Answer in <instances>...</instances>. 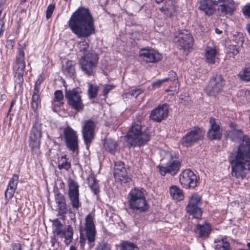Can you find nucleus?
<instances>
[{
	"label": "nucleus",
	"instance_id": "680f3d73",
	"mask_svg": "<svg viewBox=\"0 0 250 250\" xmlns=\"http://www.w3.org/2000/svg\"><path fill=\"white\" fill-rule=\"evenodd\" d=\"M245 92V94H247V93L248 94H250V91L248 90H242V92Z\"/></svg>",
	"mask_w": 250,
	"mask_h": 250
},
{
	"label": "nucleus",
	"instance_id": "473e14b6",
	"mask_svg": "<svg viewBox=\"0 0 250 250\" xmlns=\"http://www.w3.org/2000/svg\"><path fill=\"white\" fill-rule=\"evenodd\" d=\"M168 77L165 78V79H167V81L169 80L170 81H172V84L170 85V88H171V91H175L179 89V83L178 82L177 76L176 73L171 70L169 72Z\"/></svg>",
	"mask_w": 250,
	"mask_h": 250
},
{
	"label": "nucleus",
	"instance_id": "5701e85b",
	"mask_svg": "<svg viewBox=\"0 0 250 250\" xmlns=\"http://www.w3.org/2000/svg\"><path fill=\"white\" fill-rule=\"evenodd\" d=\"M209 128L207 132V136L210 140H220L222 137V129L219 122L215 119H209Z\"/></svg>",
	"mask_w": 250,
	"mask_h": 250
},
{
	"label": "nucleus",
	"instance_id": "ea45409f",
	"mask_svg": "<svg viewBox=\"0 0 250 250\" xmlns=\"http://www.w3.org/2000/svg\"><path fill=\"white\" fill-rule=\"evenodd\" d=\"M15 87L21 88L23 83L24 72H14Z\"/></svg>",
	"mask_w": 250,
	"mask_h": 250
},
{
	"label": "nucleus",
	"instance_id": "6e6552de",
	"mask_svg": "<svg viewBox=\"0 0 250 250\" xmlns=\"http://www.w3.org/2000/svg\"><path fill=\"white\" fill-rule=\"evenodd\" d=\"M54 233L58 236L65 238L64 242L66 244H69L72 240L73 231L70 225L63 228L62 224L58 219L52 221Z\"/></svg>",
	"mask_w": 250,
	"mask_h": 250
},
{
	"label": "nucleus",
	"instance_id": "4468645a",
	"mask_svg": "<svg viewBox=\"0 0 250 250\" xmlns=\"http://www.w3.org/2000/svg\"><path fill=\"white\" fill-rule=\"evenodd\" d=\"M25 48V43L19 44L17 53L13 63L14 72H24L26 65L24 53Z\"/></svg>",
	"mask_w": 250,
	"mask_h": 250
},
{
	"label": "nucleus",
	"instance_id": "5fc2aeb1",
	"mask_svg": "<svg viewBox=\"0 0 250 250\" xmlns=\"http://www.w3.org/2000/svg\"><path fill=\"white\" fill-rule=\"evenodd\" d=\"M4 26V22L2 19H0V35L3 32V27Z\"/></svg>",
	"mask_w": 250,
	"mask_h": 250
},
{
	"label": "nucleus",
	"instance_id": "393cba45",
	"mask_svg": "<svg viewBox=\"0 0 250 250\" xmlns=\"http://www.w3.org/2000/svg\"><path fill=\"white\" fill-rule=\"evenodd\" d=\"M199 9L207 16L212 15L216 10V1L212 0H200L199 1Z\"/></svg>",
	"mask_w": 250,
	"mask_h": 250
},
{
	"label": "nucleus",
	"instance_id": "3c124183",
	"mask_svg": "<svg viewBox=\"0 0 250 250\" xmlns=\"http://www.w3.org/2000/svg\"><path fill=\"white\" fill-rule=\"evenodd\" d=\"M166 81L167 79L158 80L152 83V86L153 88H158L164 82Z\"/></svg>",
	"mask_w": 250,
	"mask_h": 250
},
{
	"label": "nucleus",
	"instance_id": "bb28decb",
	"mask_svg": "<svg viewBox=\"0 0 250 250\" xmlns=\"http://www.w3.org/2000/svg\"><path fill=\"white\" fill-rule=\"evenodd\" d=\"M18 182L19 176L17 174H13L9 182L7 188L5 192V198L7 201H8L13 197Z\"/></svg>",
	"mask_w": 250,
	"mask_h": 250
},
{
	"label": "nucleus",
	"instance_id": "a19ab883",
	"mask_svg": "<svg viewBox=\"0 0 250 250\" xmlns=\"http://www.w3.org/2000/svg\"><path fill=\"white\" fill-rule=\"evenodd\" d=\"M88 95L90 99H94L97 96L99 87L97 85L88 83Z\"/></svg>",
	"mask_w": 250,
	"mask_h": 250
},
{
	"label": "nucleus",
	"instance_id": "09e8293b",
	"mask_svg": "<svg viewBox=\"0 0 250 250\" xmlns=\"http://www.w3.org/2000/svg\"><path fill=\"white\" fill-rule=\"evenodd\" d=\"M239 53L238 49L236 46L232 45L230 46L229 54L230 57L234 58V57Z\"/></svg>",
	"mask_w": 250,
	"mask_h": 250
},
{
	"label": "nucleus",
	"instance_id": "6e6d98bb",
	"mask_svg": "<svg viewBox=\"0 0 250 250\" xmlns=\"http://www.w3.org/2000/svg\"><path fill=\"white\" fill-rule=\"evenodd\" d=\"M82 231H83V230L82 229H80V233H81V237H80V242L81 243V247H82L84 245V241H85L84 239L82 238V234H83Z\"/></svg>",
	"mask_w": 250,
	"mask_h": 250
},
{
	"label": "nucleus",
	"instance_id": "423d86ee",
	"mask_svg": "<svg viewBox=\"0 0 250 250\" xmlns=\"http://www.w3.org/2000/svg\"><path fill=\"white\" fill-rule=\"evenodd\" d=\"M81 93V91L76 88L71 90L65 89V97L67 100V104L76 112L82 111L84 108V104Z\"/></svg>",
	"mask_w": 250,
	"mask_h": 250
},
{
	"label": "nucleus",
	"instance_id": "864d4df0",
	"mask_svg": "<svg viewBox=\"0 0 250 250\" xmlns=\"http://www.w3.org/2000/svg\"><path fill=\"white\" fill-rule=\"evenodd\" d=\"M11 249L10 250H21V245L20 243H13L11 245Z\"/></svg>",
	"mask_w": 250,
	"mask_h": 250
},
{
	"label": "nucleus",
	"instance_id": "c756f323",
	"mask_svg": "<svg viewBox=\"0 0 250 250\" xmlns=\"http://www.w3.org/2000/svg\"><path fill=\"white\" fill-rule=\"evenodd\" d=\"M87 181L89 188L92 192L96 195L100 192V187L98 181L96 179L94 174H90L87 178Z\"/></svg>",
	"mask_w": 250,
	"mask_h": 250
},
{
	"label": "nucleus",
	"instance_id": "e433bc0d",
	"mask_svg": "<svg viewBox=\"0 0 250 250\" xmlns=\"http://www.w3.org/2000/svg\"><path fill=\"white\" fill-rule=\"evenodd\" d=\"M117 146L116 142L111 139H105L104 144L105 150L112 154H114L116 151Z\"/></svg>",
	"mask_w": 250,
	"mask_h": 250
},
{
	"label": "nucleus",
	"instance_id": "8fccbe9b",
	"mask_svg": "<svg viewBox=\"0 0 250 250\" xmlns=\"http://www.w3.org/2000/svg\"><path fill=\"white\" fill-rule=\"evenodd\" d=\"M142 92H143V91L141 89H138L132 90L129 91V92H128L127 93V94L128 96H134L135 98H136L141 93H142Z\"/></svg>",
	"mask_w": 250,
	"mask_h": 250
},
{
	"label": "nucleus",
	"instance_id": "39448f33",
	"mask_svg": "<svg viewBox=\"0 0 250 250\" xmlns=\"http://www.w3.org/2000/svg\"><path fill=\"white\" fill-rule=\"evenodd\" d=\"M98 60L97 54L92 51L88 56H82L80 58L78 63L84 74L89 77L94 74Z\"/></svg>",
	"mask_w": 250,
	"mask_h": 250
},
{
	"label": "nucleus",
	"instance_id": "49530a36",
	"mask_svg": "<svg viewBox=\"0 0 250 250\" xmlns=\"http://www.w3.org/2000/svg\"><path fill=\"white\" fill-rule=\"evenodd\" d=\"M55 8V4H50L47 6L46 11V18L47 19H49L51 17Z\"/></svg>",
	"mask_w": 250,
	"mask_h": 250
},
{
	"label": "nucleus",
	"instance_id": "412c9836",
	"mask_svg": "<svg viewBox=\"0 0 250 250\" xmlns=\"http://www.w3.org/2000/svg\"><path fill=\"white\" fill-rule=\"evenodd\" d=\"M139 55L146 62L150 63H156L161 60L162 56L156 50L149 48H144L140 49Z\"/></svg>",
	"mask_w": 250,
	"mask_h": 250
},
{
	"label": "nucleus",
	"instance_id": "f704fd0d",
	"mask_svg": "<svg viewBox=\"0 0 250 250\" xmlns=\"http://www.w3.org/2000/svg\"><path fill=\"white\" fill-rule=\"evenodd\" d=\"M59 162V164H58V168L60 170L64 169L66 171H68L71 168V162L67 157L66 155L62 156Z\"/></svg>",
	"mask_w": 250,
	"mask_h": 250
},
{
	"label": "nucleus",
	"instance_id": "7ed1b4c3",
	"mask_svg": "<svg viewBox=\"0 0 250 250\" xmlns=\"http://www.w3.org/2000/svg\"><path fill=\"white\" fill-rule=\"evenodd\" d=\"M150 139L149 133L143 130L142 125L140 123H133L126 135L128 144L133 146H143L149 141Z\"/></svg>",
	"mask_w": 250,
	"mask_h": 250
},
{
	"label": "nucleus",
	"instance_id": "f03ea898",
	"mask_svg": "<svg viewBox=\"0 0 250 250\" xmlns=\"http://www.w3.org/2000/svg\"><path fill=\"white\" fill-rule=\"evenodd\" d=\"M71 31L79 38H86L95 33L94 19L88 8L79 7L68 22Z\"/></svg>",
	"mask_w": 250,
	"mask_h": 250
},
{
	"label": "nucleus",
	"instance_id": "a878e982",
	"mask_svg": "<svg viewBox=\"0 0 250 250\" xmlns=\"http://www.w3.org/2000/svg\"><path fill=\"white\" fill-rule=\"evenodd\" d=\"M55 202L57 204L56 210L58 212V215L62 217L67 212V208L64 196L61 193L56 192L55 195Z\"/></svg>",
	"mask_w": 250,
	"mask_h": 250
},
{
	"label": "nucleus",
	"instance_id": "cd10ccee",
	"mask_svg": "<svg viewBox=\"0 0 250 250\" xmlns=\"http://www.w3.org/2000/svg\"><path fill=\"white\" fill-rule=\"evenodd\" d=\"M211 231V227L208 223L198 224L194 229L195 233L199 237H208Z\"/></svg>",
	"mask_w": 250,
	"mask_h": 250
},
{
	"label": "nucleus",
	"instance_id": "13d9d810",
	"mask_svg": "<svg viewBox=\"0 0 250 250\" xmlns=\"http://www.w3.org/2000/svg\"><path fill=\"white\" fill-rule=\"evenodd\" d=\"M7 0H0V8L3 9V5Z\"/></svg>",
	"mask_w": 250,
	"mask_h": 250
},
{
	"label": "nucleus",
	"instance_id": "58836bf2",
	"mask_svg": "<svg viewBox=\"0 0 250 250\" xmlns=\"http://www.w3.org/2000/svg\"><path fill=\"white\" fill-rule=\"evenodd\" d=\"M65 71L70 77H73L75 76V63L72 61L68 60L66 62Z\"/></svg>",
	"mask_w": 250,
	"mask_h": 250
},
{
	"label": "nucleus",
	"instance_id": "79ce46f5",
	"mask_svg": "<svg viewBox=\"0 0 250 250\" xmlns=\"http://www.w3.org/2000/svg\"><path fill=\"white\" fill-rule=\"evenodd\" d=\"M63 94L62 90H57L54 93L53 102H58L60 105L63 104Z\"/></svg>",
	"mask_w": 250,
	"mask_h": 250
},
{
	"label": "nucleus",
	"instance_id": "1a4fd4ad",
	"mask_svg": "<svg viewBox=\"0 0 250 250\" xmlns=\"http://www.w3.org/2000/svg\"><path fill=\"white\" fill-rule=\"evenodd\" d=\"M68 187V195L72 207L78 209L81 203L79 200V186L78 183L72 178L67 180Z\"/></svg>",
	"mask_w": 250,
	"mask_h": 250
},
{
	"label": "nucleus",
	"instance_id": "4c0bfd02",
	"mask_svg": "<svg viewBox=\"0 0 250 250\" xmlns=\"http://www.w3.org/2000/svg\"><path fill=\"white\" fill-rule=\"evenodd\" d=\"M40 91H36L34 90V92L32 97V101L31 103V107L32 110L36 112L38 109L39 104L41 103V99L40 98Z\"/></svg>",
	"mask_w": 250,
	"mask_h": 250
},
{
	"label": "nucleus",
	"instance_id": "9d476101",
	"mask_svg": "<svg viewBox=\"0 0 250 250\" xmlns=\"http://www.w3.org/2000/svg\"><path fill=\"white\" fill-rule=\"evenodd\" d=\"M201 197L199 195L194 193L189 198L188 203L186 207L187 211L193 217L199 219L201 217L202 211L200 208Z\"/></svg>",
	"mask_w": 250,
	"mask_h": 250
},
{
	"label": "nucleus",
	"instance_id": "dca6fc26",
	"mask_svg": "<svg viewBox=\"0 0 250 250\" xmlns=\"http://www.w3.org/2000/svg\"><path fill=\"white\" fill-rule=\"evenodd\" d=\"M179 181L183 188H194L198 182L196 175L189 169L183 171L179 176Z\"/></svg>",
	"mask_w": 250,
	"mask_h": 250
},
{
	"label": "nucleus",
	"instance_id": "338daca9",
	"mask_svg": "<svg viewBox=\"0 0 250 250\" xmlns=\"http://www.w3.org/2000/svg\"><path fill=\"white\" fill-rule=\"evenodd\" d=\"M247 246L249 248L248 250H250V242L247 243Z\"/></svg>",
	"mask_w": 250,
	"mask_h": 250
},
{
	"label": "nucleus",
	"instance_id": "774afa93",
	"mask_svg": "<svg viewBox=\"0 0 250 250\" xmlns=\"http://www.w3.org/2000/svg\"><path fill=\"white\" fill-rule=\"evenodd\" d=\"M12 107H10V108H9V110H8V114H9V113H10V112H11V109H12Z\"/></svg>",
	"mask_w": 250,
	"mask_h": 250
},
{
	"label": "nucleus",
	"instance_id": "0e129e2a",
	"mask_svg": "<svg viewBox=\"0 0 250 250\" xmlns=\"http://www.w3.org/2000/svg\"><path fill=\"white\" fill-rule=\"evenodd\" d=\"M157 3H160L163 2L164 0H155Z\"/></svg>",
	"mask_w": 250,
	"mask_h": 250
},
{
	"label": "nucleus",
	"instance_id": "052dcab7",
	"mask_svg": "<svg viewBox=\"0 0 250 250\" xmlns=\"http://www.w3.org/2000/svg\"><path fill=\"white\" fill-rule=\"evenodd\" d=\"M215 32L218 34H221L222 33V31L217 28L215 29Z\"/></svg>",
	"mask_w": 250,
	"mask_h": 250
},
{
	"label": "nucleus",
	"instance_id": "7c9ffc66",
	"mask_svg": "<svg viewBox=\"0 0 250 250\" xmlns=\"http://www.w3.org/2000/svg\"><path fill=\"white\" fill-rule=\"evenodd\" d=\"M214 248L218 250H231V248L230 244L227 242L226 237L217 238L214 241Z\"/></svg>",
	"mask_w": 250,
	"mask_h": 250
},
{
	"label": "nucleus",
	"instance_id": "c03bdc74",
	"mask_svg": "<svg viewBox=\"0 0 250 250\" xmlns=\"http://www.w3.org/2000/svg\"><path fill=\"white\" fill-rule=\"evenodd\" d=\"M96 250H111L110 246L104 241L98 243L96 247Z\"/></svg>",
	"mask_w": 250,
	"mask_h": 250
},
{
	"label": "nucleus",
	"instance_id": "bf43d9fd",
	"mask_svg": "<svg viewBox=\"0 0 250 250\" xmlns=\"http://www.w3.org/2000/svg\"><path fill=\"white\" fill-rule=\"evenodd\" d=\"M246 28L249 35L250 36V22L246 24Z\"/></svg>",
	"mask_w": 250,
	"mask_h": 250
},
{
	"label": "nucleus",
	"instance_id": "69168bd1",
	"mask_svg": "<svg viewBox=\"0 0 250 250\" xmlns=\"http://www.w3.org/2000/svg\"><path fill=\"white\" fill-rule=\"evenodd\" d=\"M70 250H77L75 247L73 246H71L70 248Z\"/></svg>",
	"mask_w": 250,
	"mask_h": 250
},
{
	"label": "nucleus",
	"instance_id": "f3484780",
	"mask_svg": "<svg viewBox=\"0 0 250 250\" xmlns=\"http://www.w3.org/2000/svg\"><path fill=\"white\" fill-rule=\"evenodd\" d=\"M175 42L181 48L186 49L192 46L193 39L188 31L183 30L176 36Z\"/></svg>",
	"mask_w": 250,
	"mask_h": 250
},
{
	"label": "nucleus",
	"instance_id": "c9c22d12",
	"mask_svg": "<svg viewBox=\"0 0 250 250\" xmlns=\"http://www.w3.org/2000/svg\"><path fill=\"white\" fill-rule=\"evenodd\" d=\"M77 46L79 49V51L82 52L83 56H88L89 53L93 50H89V46L88 43L85 40L80 41L77 43Z\"/></svg>",
	"mask_w": 250,
	"mask_h": 250
},
{
	"label": "nucleus",
	"instance_id": "f8f14e48",
	"mask_svg": "<svg viewBox=\"0 0 250 250\" xmlns=\"http://www.w3.org/2000/svg\"><path fill=\"white\" fill-rule=\"evenodd\" d=\"M224 85L225 81L223 77L216 75L209 82L206 92L208 95L215 97L222 91Z\"/></svg>",
	"mask_w": 250,
	"mask_h": 250
},
{
	"label": "nucleus",
	"instance_id": "de8ad7c7",
	"mask_svg": "<svg viewBox=\"0 0 250 250\" xmlns=\"http://www.w3.org/2000/svg\"><path fill=\"white\" fill-rule=\"evenodd\" d=\"M44 80V77L42 75H41L38 78V80L36 81L35 85L34 90L37 91H40L41 88V84L43 82Z\"/></svg>",
	"mask_w": 250,
	"mask_h": 250
},
{
	"label": "nucleus",
	"instance_id": "2eb2a0df",
	"mask_svg": "<svg viewBox=\"0 0 250 250\" xmlns=\"http://www.w3.org/2000/svg\"><path fill=\"white\" fill-rule=\"evenodd\" d=\"M84 225L83 231L85 232L89 247L92 248L94 245L96 231L93 218L91 214H88L86 216Z\"/></svg>",
	"mask_w": 250,
	"mask_h": 250
},
{
	"label": "nucleus",
	"instance_id": "a211bd4d",
	"mask_svg": "<svg viewBox=\"0 0 250 250\" xmlns=\"http://www.w3.org/2000/svg\"><path fill=\"white\" fill-rule=\"evenodd\" d=\"M127 167L122 161L115 162L114 176L116 180L121 183L129 182L130 178L127 175Z\"/></svg>",
	"mask_w": 250,
	"mask_h": 250
},
{
	"label": "nucleus",
	"instance_id": "b1692460",
	"mask_svg": "<svg viewBox=\"0 0 250 250\" xmlns=\"http://www.w3.org/2000/svg\"><path fill=\"white\" fill-rule=\"evenodd\" d=\"M216 5L218 7V11L223 15H231L235 10L234 2L232 0H218Z\"/></svg>",
	"mask_w": 250,
	"mask_h": 250
},
{
	"label": "nucleus",
	"instance_id": "f257e3e1",
	"mask_svg": "<svg viewBox=\"0 0 250 250\" xmlns=\"http://www.w3.org/2000/svg\"><path fill=\"white\" fill-rule=\"evenodd\" d=\"M228 137L233 142H242L232 153L231 174L237 179H244L250 171V138L244 136L243 131L236 125L231 124Z\"/></svg>",
	"mask_w": 250,
	"mask_h": 250
},
{
	"label": "nucleus",
	"instance_id": "6ab92c4d",
	"mask_svg": "<svg viewBox=\"0 0 250 250\" xmlns=\"http://www.w3.org/2000/svg\"><path fill=\"white\" fill-rule=\"evenodd\" d=\"M95 123L91 120L85 121L83 123L82 134L84 141L88 146L91 144L95 134Z\"/></svg>",
	"mask_w": 250,
	"mask_h": 250
},
{
	"label": "nucleus",
	"instance_id": "4d7b16f0",
	"mask_svg": "<svg viewBox=\"0 0 250 250\" xmlns=\"http://www.w3.org/2000/svg\"><path fill=\"white\" fill-rule=\"evenodd\" d=\"M169 1L171 2V4L173 5L174 7H176L177 5L178 0H169Z\"/></svg>",
	"mask_w": 250,
	"mask_h": 250
},
{
	"label": "nucleus",
	"instance_id": "20e7f679",
	"mask_svg": "<svg viewBox=\"0 0 250 250\" xmlns=\"http://www.w3.org/2000/svg\"><path fill=\"white\" fill-rule=\"evenodd\" d=\"M129 208L136 213L145 212L148 210L149 205L142 189L134 188L128 195Z\"/></svg>",
	"mask_w": 250,
	"mask_h": 250
},
{
	"label": "nucleus",
	"instance_id": "603ef678",
	"mask_svg": "<svg viewBox=\"0 0 250 250\" xmlns=\"http://www.w3.org/2000/svg\"><path fill=\"white\" fill-rule=\"evenodd\" d=\"M243 14L248 18H250V4L244 7L242 9Z\"/></svg>",
	"mask_w": 250,
	"mask_h": 250
},
{
	"label": "nucleus",
	"instance_id": "c85d7f7f",
	"mask_svg": "<svg viewBox=\"0 0 250 250\" xmlns=\"http://www.w3.org/2000/svg\"><path fill=\"white\" fill-rule=\"evenodd\" d=\"M219 51L216 47L208 46L206 48L205 57L207 62L209 64H214L218 58Z\"/></svg>",
	"mask_w": 250,
	"mask_h": 250
},
{
	"label": "nucleus",
	"instance_id": "aec40b11",
	"mask_svg": "<svg viewBox=\"0 0 250 250\" xmlns=\"http://www.w3.org/2000/svg\"><path fill=\"white\" fill-rule=\"evenodd\" d=\"M42 134L41 125L35 123L32 127L29 136V146L33 149L39 148Z\"/></svg>",
	"mask_w": 250,
	"mask_h": 250
},
{
	"label": "nucleus",
	"instance_id": "0eeeda50",
	"mask_svg": "<svg viewBox=\"0 0 250 250\" xmlns=\"http://www.w3.org/2000/svg\"><path fill=\"white\" fill-rule=\"evenodd\" d=\"M205 134V131L199 127H194L191 129L181 140V144L186 147L191 146L193 143L202 140Z\"/></svg>",
	"mask_w": 250,
	"mask_h": 250
},
{
	"label": "nucleus",
	"instance_id": "72a5a7b5",
	"mask_svg": "<svg viewBox=\"0 0 250 250\" xmlns=\"http://www.w3.org/2000/svg\"><path fill=\"white\" fill-rule=\"evenodd\" d=\"M239 79L245 82H250V63H247L245 66L239 72Z\"/></svg>",
	"mask_w": 250,
	"mask_h": 250
},
{
	"label": "nucleus",
	"instance_id": "9b49d317",
	"mask_svg": "<svg viewBox=\"0 0 250 250\" xmlns=\"http://www.w3.org/2000/svg\"><path fill=\"white\" fill-rule=\"evenodd\" d=\"M66 147L73 152L78 153V137L76 132L68 126L63 130Z\"/></svg>",
	"mask_w": 250,
	"mask_h": 250
},
{
	"label": "nucleus",
	"instance_id": "a18cd8bd",
	"mask_svg": "<svg viewBox=\"0 0 250 250\" xmlns=\"http://www.w3.org/2000/svg\"><path fill=\"white\" fill-rule=\"evenodd\" d=\"M103 95L106 98L108 93L113 89L115 86L113 84H105L103 86Z\"/></svg>",
	"mask_w": 250,
	"mask_h": 250
},
{
	"label": "nucleus",
	"instance_id": "e2e57ef3",
	"mask_svg": "<svg viewBox=\"0 0 250 250\" xmlns=\"http://www.w3.org/2000/svg\"><path fill=\"white\" fill-rule=\"evenodd\" d=\"M15 100H13L11 102L10 107H13L14 104H15Z\"/></svg>",
	"mask_w": 250,
	"mask_h": 250
},
{
	"label": "nucleus",
	"instance_id": "ddd939ff",
	"mask_svg": "<svg viewBox=\"0 0 250 250\" xmlns=\"http://www.w3.org/2000/svg\"><path fill=\"white\" fill-rule=\"evenodd\" d=\"M167 156L169 159V161L165 166H158V168L162 175H165L167 173L174 175L178 172L180 169V162L178 160H174L170 153H167Z\"/></svg>",
	"mask_w": 250,
	"mask_h": 250
},
{
	"label": "nucleus",
	"instance_id": "2f4dec72",
	"mask_svg": "<svg viewBox=\"0 0 250 250\" xmlns=\"http://www.w3.org/2000/svg\"><path fill=\"white\" fill-rule=\"evenodd\" d=\"M169 193L170 196L175 200L179 201L184 198L182 190L176 186H172L169 188Z\"/></svg>",
	"mask_w": 250,
	"mask_h": 250
},
{
	"label": "nucleus",
	"instance_id": "37998d69",
	"mask_svg": "<svg viewBox=\"0 0 250 250\" xmlns=\"http://www.w3.org/2000/svg\"><path fill=\"white\" fill-rule=\"evenodd\" d=\"M122 250H138L137 247L132 243L125 242L122 246Z\"/></svg>",
	"mask_w": 250,
	"mask_h": 250
},
{
	"label": "nucleus",
	"instance_id": "4be33fe9",
	"mask_svg": "<svg viewBox=\"0 0 250 250\" xmlns=\"http://www.w3.org/2000/svg\"><path fill=\"white\" fill-rule=\"evenodd\" d=\"M168 113V105L164 104L153 109L150 112L149 118L151 120L159 123L167 117Z\"/></svg>",
	"mask_w": 250,
	"mask_h": 250
}]
</instances>
